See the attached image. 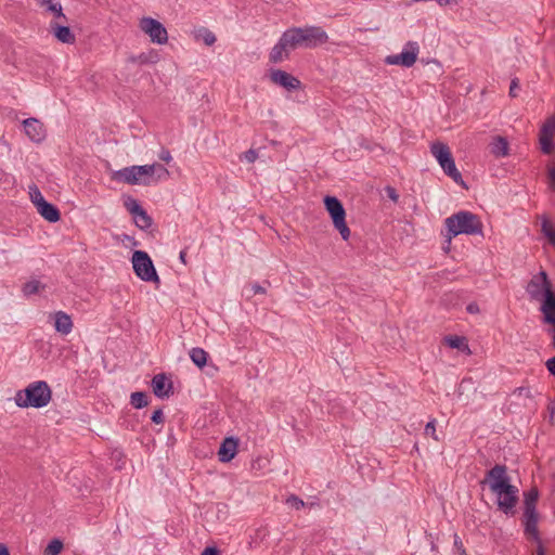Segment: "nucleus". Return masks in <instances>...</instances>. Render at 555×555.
Returning <instances> with one entry per match:
<instances>
[{
    "label": "nucleus",
    "instance_id": "27",
    "mask_svg": "<svg viewBox=\"0 0 555 555\" xmlns=\"http://www.w3.org/2000/svg\"><path fill=\"white\" fill-rule=\"evenodd\" d=\"M190 358L192 362L199 369H203L208 359V353L199 347H194L190 350Z\"/></svg>",
    "mask_w": 555,
    "mask_h": 555
},
{
    "label": "nucleus",
    "instance_id": "15",
    "mask_svg": "<svg viewBox=\"0 0 555 555\" xmlns=\"http://www.w3.org/2000/svg\"><path fill=\"white\" fill-rule=\"evenodd\" d=\"M555 133V118L547 119L540 129L539 141L541 151L544 154H551L554 150L553 137Z\"/></svg>",
    "mask_w": 555,
    "mask_h": 555
},
{
    "label": "nucleus",
    "instance_id": "30",
    "mask_svg": "<svg viewBox=\"0 0 555 555\" xmlns=\"http://www.w3.org/2000/svg\"><path fill=\"white\" fill-rule=\"evenodd\" d=\"M134 218L135 225L141 230H147L153 224V219L147 215L145 209L141 210Z\"/></svg>",
    "mask_w": 555,
    "mask_h": 555
},
{
    "label": "nucleus",
    "instance_id": "44",
    "mask_svg": "<svg viewBox=\"0 0 555 555\" xmlns=\"http://www.w3.org/2000/svg\"><path fill=\"white\" fill-rule=\"evenodd\" d=\"M386 193H387V196L392 199L393 202H397L398 198H399V195L396 191V189L391 188V186H387L386 189Z\"/></svg>",
    "mask_w": 555,
    "mask_h": 555
},
{
    "label": "nucleus",
    "instance_id": "23",
    "mask_svg": "<svg viewBox=\"0 0 555 555\" xmlns=\"http://www.w3.org/2000/svg\"><path fill=\"white\" fill-rule=\"evenodd\" d=\"M40 7H46L47 11L51 12L55 18L64 23L68 22L67 16L63 13L62 4L57 0H36Z\"/></svg>",
    "mask_w": 555,
    "mask_h": 555
},
{
    "label": "nucleus",
    "instance_id": "33",
    "mask_svg": "<svg viewBox=\"0 0 555 555\" xmlns=\"http://www.w3.org/2000/svg\"><path fill=\"white\" fill-rule=\"evenodd\" d=\"M44 286L37 280L29 281L24 284L23 286V293L26 296L35 295L39 292L40 288H43Z\"/></svg>",
    "mask_w": 555,
    "mask_h": 555
},
{
    "label": "nucleus",
    "instance_id": "19",
    "mask_svg": "<svg viewBox=\"0 0 555 555\" xmlns=\"http://www.w3.org/2000/svg\"><path fill=\"white\" fill-rule=\"evenodd\" d=\"M541 301L540 311L543 314V322L555 326V291L547 294Z\"/></svg>",
    "mask_w": 555,
    "mask_h": 555
},
{
    "label": "nucleus",
    "instance_id": "24",
    "mask_svg": "<svg viewBox=\"0 0 555 555\" xmlns=\"http://www.w3.org/2000/svg\"><path fill=\"white\" fill-rule=\"evenodd\" d=\"M490 152L495 157H503L508 155V142L503 137H495L490 144Z\"/></svg>",
    "mask_w": 555,
    "mask_h": 555
},
{
    "label": "nucleus",
    "instance_id": "39",
    "mask_svg": "<svg viewBox=\"0 0 555 555\" xmlns=\"http://www.w3.org/2000/svg\"><path fill=\"white\" fill-rule=\"evenodd\" d=\"M151 421L155 424H163L165 421L163 410L162 409L155 410L151 416Z\"/></svg>",
    "mask_w": 555,
    "mask_h": 555
},
{
    "label": "nucleus",
    "instance_id": "31",
    "mask_svg": "<svg viewBox=\"0 0 555 555\" xmlns=\"http://www.w3.org/2000/svg\"><path fill=\"white\" fill-rule=\"evenodd\" d=\"M124 205L125 207L127 208V210L133 216L135 217L138 214H141V210L144 209L140 203L131 197V196H128L125 202H124Z\"/></svg>",
    "mask_w": 555,
    "mask_h": 555
},
{
    "label": "nucleus",
    "instance_id": "53",
    "mask_svg": "<svg viewBox=\"0 0 555 555\" xmlns=\"http://www.w3.org/2000/svg\"><path fill=\"white\" fill-rule=\"evenodd\" d=\"M0 555H10L8 546L3 543H0Z\"/></svg>",
    "mask_w": 555,
    "mask_h": 555
},
{
    "label": "nucleus",
    "instance_id": "37",
    "mask_svg": "<svg viewBox=\"0 0 555 555\" xmlns=\"http://www.w3.org/2000/svg\"><path fill=\"white\" fill-rule=\"evenodd\" d=\"M425 435L431 436L435 440H438L436 436V420H430L425 426Z\"/></svg>",
    "mask_w": 555,
    "mask_h": 555
},
{
    "label": "nucleus",
    "instance_id": "42",
    "mask_svg": "<svg viewBox=\"0 0 555 555\" xmlns=\"http://www.w3.org/2000/svg\"><path fill=\"white\" fill-rule=\"evenodd\" d=\"M244 157L248 163H254L258 157V153L255 150H248L244 153Z\"/></svg>",
    "mask_w": 555,
    "mask_h": 555
},
{
    "label": "nucleus",
    "instance_id": "54",
    "mask_svg": "<svg viewBox=\"0 0 555 555\" xmlns=\"http://www.w3.org/2000/svg\"><path fill=\"white\" fill-rule=\"evenodd\" d=\"M179 259L183 264H186V250L185 249L180 251Z\"/></svg>",
    "mask_w": 555,
    "mask_h": 555
},
{
    "label": "nucleus",
    "instance_id": "25",
    "mask_svg": "<svg viewBox=\"0 0 555 555\" xmlns=\"http://www.w3.org/2000/svg\"><path fill=\"white\" fill-rule=\"evenodd\" d=\"M159 60V56L157 52L150 51V52H143L139 55H130L127 59L128 63H139V64H155Z\"/></svg>",
    "mask_w": 555,
    "mask_h": 555
},
{
    "label": "nucleus",
    "instance_id": "7",
    "mask_svg": "<svg viewBox=\"0 0 555 555\" xmlns=\"http://www.w3.org/2000/svg\"><path fill=\"white\" fill-rule=\"evenodd\" d=\"M131 262L133 271L140 280L144 282H153L157 286L160 284L155 266L146 251L134 250Z\"/></svg>",
    "mask_w": 555,
    "mask_h": 555
},
{
    "label": "nucleus",
    "instance_id": "57",
    "mask_svg": "<svg viewBox=\"0 0 555 555\" xmlns=\"http://www.w3.org/2000/svg\"><path fill=\"white\" fill-rule=\"evenodd\" d=\"M449 246H450V244L444 245V249H446V250H448V249H449Z\"/></svg>",
    "mask_w": 555,
    "mask_h": 555
},
{
    "label": "nucleus",
    "instance_id": "14",
    "mask_svg": "<svg viewBox=\"0 0 555 555\" xmlns=\"http://www.w3.org/2000/svg\"><path fill=\"white\" fill-rule=\"evenodd\" d=\"M269 77L274 85L283 87L287 91L297 90L301 86V82L297 77L282 69L272 68Z\"/></svg>",
    "mask_w": 555,
    "mask_h": 555
},
{
    "label": "nucleus",
    "instance_id": "41",
    "mask_svg": "<svg viewBox=\"0 0 555 555\" xmlns=\"http://www.w3.org/2000/svg\"><path fill=\"white\" fill-rule=\"evenodd\" d=\"M454 547L459 551L460 555H463V551H466L457 533H454Z\"/></svg>",
    "mask_w": 555,
    "mask_h": 555
},
{
    "label": "nucleus",
    "instance_id": "10",
    "mask_svg": "<svg viewBox=\"0 0 555 555\" xmlns=\"http://www.w3.org/2000/svg\"><path fill=\"white\" fill-rule=\"evenodd\" d=\"M480 483H488L494 494L514 486L511 483V477L507 475V467L501 464H496L489 469Z\"/></svg>",
    "mask_w": 555,
    "mask_h": 555
},
{
    "label": "nucleus",
    "instance_id": "21",
    "mask_svg": "<svg viewBox=\"0 0 555 555\" xmlns=\"http://www.w3.org/2000/svg\"><path fill=\"white\" fill-rule=\"evenodd\" d=\"M54 328L57 333L62 335H68L73 328L72 318L63 312L57 311L54 313Z\"/></svg>",
    "mask_w": 555,
    "mask_h": 555
},
{
    "label": "nucleus",
    "instance_id": "46",
    "mask_svg": "<svg viewBox=\"0 0 555 555\" xmlns=\"http://www.w3.org/2000/svg\"><path fill=\"white\" fill-rule=\"evenodd\" d=\"M201 555H219V550L216 546H207Z\"/></svg>",
    "mask_w": 555,
    "mask_h": 555
},
{
    "label": "nucleus",
    "instance_id": "43",
    "mask_svg": "<svg viewBox=\"0 0 555 555\" xmlns=\"http://www.w3.org/2000/svg\"><path fill=\"white\" fill-rule=\"evenodd\" d=\"M547 176L551 181V188L553 189V191H555V167L554 166H548Z\"/></svg>",
    "mask_w": 555,
    "mask_h": 555
},
{
    "label": "nucleus",
    "instance_id": "12",
    "mask_svg": "<svg viewBox=\"0 0 555 555\" xmlns=\"http://www.w3.org/2000/svg\"><path fill=\"white\" fill-rule=\"evenodd\" d=\"M140 28L157 44H164L168 40V33L165 26L153 17H143L140 21Z\"/></svg>",
    "mask_w": 555,
    "mask_h": 555
},
{
    "label": "nucleus",
    "instance_id": "36",
    "mask_svg": "<svg viewBox=\"0 0 555 555\" xmlns=\"http://www.w3.org/2000/svg\"><path fill=\"white\" fill-rule=\"evenodd\" d=\"M151 166L154 167V175H157V178H154L153 183L156 182L158 179H162L163 177H167L169 175L168 169L162 164H152Z\"/></svg>",
    "mask_w": 555,
    "mask_h": 555
},
{
    "label": "nucleus",
    "instance_id": "13",
    "mask_svg": "<svg viewBox=\"0 0 555 555\" xmlns=\"http://www.w3.org/2000/svg\"><path fill=\"white\" fill-rule=\"evenodd\" d=\"M518 488L513 486L496 493V505L499 511L506 516H514L516 514V505L518 503Z\"/></svg>",
    "mask_w": 555,
    "mask_h": 555
},
{
    "label": "nucleus",
    "instance_id": "6",
    "mask_svg": "<svg viewBox=\"0 0 555 555\" xmlns=\"http://www.w3.org/2000/svg\"><path fill=\"white\" fill-rule=\"evenodd\" d=\"M430 152L437 159L443 172L450 177L455 183L467 189L461 172L457 170L450 147L440 141H436L430 146Z\"/></svg>",
    "mask_w": 555,
    "mask_h": 555
},
{
    "label": "nucleus",
    "instance_id": "49",
    "mask_svg": "<svg viewBox=\"0 0 555 555\" xmlns=\"http://www.w3.org/2000/svg\"><path fill=\"white\" fill-rule=\"evenodd\" d=\"M533 541L538 543L537 555H546V552L541 542V538L539 537V540H533Z\"/></svg>",
    "mask_w": 555,
    "mask_h": 555
},
{
    "label": "nucleus",
    "instance_id": "16",
    "mask_svg": "<svg viewBox=\"0 0 555 555\" xmlns=\"http://www.w3.org/2000/svg\"><path fill=\"white\" fill-rule=\"evenodd\" d=\"M151 386L158 398H169L173 393V384L165 373L156 374L152 378Z\"/></svg>",
    "mask_w": 555,
    "mask_h": 555
},
{
    "label": "nucleus",
    "instance_id": "11",
    "mask_svg": "<svg viewBox=\"0 0 555 555\" xmlns=\"http://www.w3.org/2000/svg\"><path fill=\"white\" fill-rule=\"evenodd\" d=\"M418 52V43L416 41H408L401 53L386 56L385 63L388 65H400L409 68L415 64Z\"/></svg>",
    "mask_w": 555,
    "mask_h": 555
},
{
    "label": "nucleus",
    "instance_id": "38",
    "mask_svg": "<svg viewBox=\"0 0 555 555\" xmlns=\"http://www.w3.org/2000/svg\"><path fill=\"white\" fill-rule=\"evenodd\" d=\"M287 503H289L292 506H294L296 509H300L301 507L305 506V502L299 499L297 495L295 494H292L288 499H287Z\"/></svg>",
    "mask_w": 555,
    "mask_h": 555
},
{
    "label": "nucleus",
    "instance_id": "18",
    "mask_svg": "<svg viewBox=\"0 0 555 555\" xmlns=\"http://www.w3.org/2000/svg\"><path fill=\"white\" fill-rule=\"evenodd\" d=\"M238 440L234 437H227L220 444L218 451L219 461L228 463L234 459L237 453Z\"/></svg>",
    "mask_w": 555,
    "mask_h": 555
},
{
    "label": "nucleus",
    "instance_id": "5",
    "mask_svg": "<svg viewBox=\"0 0 555 555\" xmlns=\"http://www.w3.org/2000/svg\"><path fill=\"white\" fill-rule=\"evenodd\" d=\"M112 179L130 185H151L154 181V167L149 165L125 167L114 171Z\"/></svg>",
    "mask_w": 555,
    "mask_h": 555
},
{
    "label": "nucleus",
    "instance_id": "3",
    "mask_svg": "<svg viewBox=\"0 0 555 555\" xmlns=\"http://www.w3.org/2000/svg\"><path fill=\"white\" fill-rule=\"evenodd\" d=\"M52 398V390L47 382L37 380L30 383L26 388L18 390L15 395V403L20 408L40 409L49 404Z\"/></svg>",
    "mask_w": 555,
    "mask_h": 555
},
{
    "label": "nucleus",
    "instance_id": "58",
    "mask_svg": "<svg viewBox=\"0 0 555 555\" xmlns=\"http://www.w3.org/2000/svg\"><path fill=\"white\" fill-rule=\"evenodd\" d=\"M463 555H467L466 551H463Z\"/></svg>",
    "mask_w": 555,
    "mask_h": 555
},
{
    "label": "nucleus",
    "instance_id": "51",
    "mask_svg": "<svg viewBox=\"0 0 555 555\" xmlns=\"http://www.w3.org/2000/svg\"><path fill=\"white\" fill-rule=\"evenodd\" d=\"M466 310L469 313H477V312H479V307L477 304L472 302V304L467 305Z\"/></svg>",
    "mask_w": 555,
    "mask_h": 555
},
{
    "label": "nucleus",
    "instance_id": "35",
    "mask_svg": "<svg viewBox=\"0 0 555 555\" xmlns=\"http://www.w3.org/2000/svg\"><path fill=\"white\" fill-rule=\"evenodd\" d=\"M198 37L203 39L206 46H212L217 40L215 34L205 27L198 30Z\"/></svg>",
    "mask_w": 555,
    "mask_h": 555
},
{
    "label": "nucleus",
    "instance_id": "56",
    "mask_svg": "<svg viewBox=\"0 0 555 555\" xmlns=\"http://www.w3.org/2000/svg\"><path fill=\"white\" fill-rule=\"evenodd\" d=\"M547 410L550 412L551 417H553V415L555 413V406L553 404H548Z\"/></svg>",
    "mask_w": 555,
    "mask_h": 555
},
{
    "label": "nucleus",
    "instance_id": "48",
    "mask_svg": "<svg viewBox=\"0 0 555 555\" xmlns=\"http://www.w3.org/2000/svg\"><path fill=\"white\" fill-rule=\"evenodd\" d=\"M251 289H253L254 294H264L266 293V288L258 283L253 284Z\"/></svg>",
    "mask_w": 555,
    "mask_h": 555
},
{
    "label": "nucleus",
    "instance_id": "32",
    "mask_svg": "<svg viewBox=\"0 0 555 555\" xmlns=\"http://www.w3.org/2000/svg\"><path fill=\"white\" fill-rule=\"evenodd\" d=\"M63 550V542L59 539H53L49 542L43 551V555H59Z\"/></svg>",
    "mask_w": 555,
    "mask_h": 555
},
{
    "label": "nucleus",
    "instance_id": "2",
    "mask_svg": "<svg viewBox=\"0 0 555 555\" xmlns=\"http://www.w3.org/2000/svg\"><path fill=\"white\" fill-rule=\"evenodd\" d=\"M447 228V244H451L452 237L460 234L482 235V222L480 218L468 211L460 210L444 220Z\"/></svg>",
    "mask_w": 555,
    "mask_h": 555
},
{
    "label": "nucleus",
    "instance_id": "28",
    "mask_svg": "<svg viewBox=\"0 0 555 555\" xmlns=\"http://www.w3.org/2000/svg\"><path fill=\"white\" fill-rule=\"evenodd\" d=\"M541 232L548 240L552 246H555V228L546 216H541Z\"/></svg>",
    "mask_w": 555,
    "mask_h": 555
},
{
    "label": "nucleus",
    "instance_id": "22",
    "mask_svg": "<svg viewBox=\"0 0 555 555\" xmlns=\"http://www.w3.org/2000/svg\"><path fill=\"white\" fill-rule=\"evenodd\" d=\"M38 212L42 218L49 222H57L61 219V212L59 208L49 202H42L37 208Z\"/></svg>",
    "mask_w": 555,
    "mask_h": 555
},
{
    "label": "nucleus",
    "instance_id": "47",
    "mask_svg": "<svg viewBox=\"0 0 555 555\" xmlns=\"http://www.w3.org/2000/svg\"><path fill=\"white\" fill-rule=\"evenodd\" d=\"M546 367L550 374L555 376V356L546 361Z\"/></svg>",
    "mask_w": 555,
    "mask_h": 555
},
{
    "label": "nucleus",
    "instance_id": "50",
    "mask_svg": "<svg viewBox=\"0 0 555 555\" xmlns=\"http://www.w3.org/2000/svg\"><path fill=\"white\" fill-rule=\"evenodd\" d=\"M517 391H518L519 396H526L527 398H531L532 397L530 389L527 388V387H519L517 389Z\"/></svg>",
    "mask_w": 555,
    "mask_h": 555
},
{
    "label": "nucleus",
    "instance_id": "8",
    "mask_svg": "<svg viewBox=\"0 0 555 555\" xmlns=\"http://www.w3.org/2000/svg\"><path fill=\"white\" fill-rule=\"evenodd\" d=\"M324 205L332 218L334 228L339 232L341 238L347 241L350 237V229L346 222V210L343 203L336 196L326 195Z\"/></svg>",
    "mask_w": 555,
    "mask_h": 555
},
{
    "label": "nucleus",
    "instance_id": "55",
    "mask_svg": "<svg viewBox=\"0 0 555 555\" xmlns=\"http://www.w3.org/2000/svg\"><path fill=\"white\" fill-rule=\"evenodd\" d=\"M547 333L552 336V338H553V346L555 347V326L548 328Z\"/></svg>",
    "mask_w": 555,
    "mask_h": 555
},
{
    "label": "nucleus",
    "instance_id": "17",
    "mask_svg": "<svg viewBox=\"0 0 555 555\" xmlns=\"http://www.w3.org/2000/svg\"><path fill=\"white\" fill-rule=\"evenodd\" d=\"M26 135L36 143H40L46 138V129L41 121L36 118H27L23 121Z\"/></svg>",
    "mask_w": 555,
    "mask_h": 555
},
{
    "label": "nucleus",
    "instance_id": "40",
    "mask_svg": "<svg viewBox=\"0 0 555 555\" xmlns=\"http://www.w3.org/2000/svg\"><path fill=\"white\" fill-rule=\"evenodd\" d=\"M518 89H519V80H518V78L512 79L511 86H509V95L512 98H516L518 95V93H517Z\"/></svg>",
    "mask_w": 555,
    "mask_h": 555
},
{
    "label": "nucleus",
    "instance_id": "26",
    "mask_svg": "<svg viewBox=\"0 0 555 555\" xmlns=\"http://www.w3.org/2000/svg\"><path fill=\"white\" fill-rule=\"evenodd\" d=\"M447 346L452 349H457L462 351H469V347L466 343V338L457 335H448L443 338Z\"/></svg>",
    "mask_w": 555,
    "mask_h": 555
},
{
    "label": "nucleus",
    "instance_id": "1",
    "mask_svg": "<svg viewBox=\"0 0 555 555\" xmlns=\"http://www.w3.org/2000/svg\"><path fill=\"white\" fill-rule=\"evenodd\" d=\"M328 36L320 26L292 27L286 29L269 53V61L278 64L289 57L298 48L312 49L326 43Z\"/></svg>",
    "mask_w": 555,
    "mask_h": 555
},
{
    "label": "nucleus",
    "instance_id": "9",
    "mask_svg": "<svg viewBox=\"0 0 555 555\" xmlns=\"http://www.w3.org/2000/svg\"><path fill=\"white\" fill-rule=\"evenodd\" d=\"M554 291L552 282L544 270L532 275L526 286V292L529 295V298L535 301L542 300L547 296V294H551Z\"/></svg>",
    "mask_w": 555,
    "mask_h": 555
},
{
    "label": "nucleus",
    "instance_id": "34",
    "mask_svg": "<svg viewBox=\"0 0 555 555\" xmlns=\"http://www.w3.org/2000/svg\"><path fill=\"white\" fill-rule=\"evenodd\" d=\"M29 195L36 208H38L42 202H47L37 185L29 186Z\"/></svg>",
    "mask_w": 555,
    "mask_h": 555
},
{
    "label": "nucleus",
    "instance_id": "45",
    "mask_svg": "<svg viewBox=\"0 0 555 555\" xmlns=\"http://www.w3.org/2000/svg\"><path fill=\"white\" fill-rule=\"evenodd\" d=\"M159 159L169 163L172 159L170 152L168 150L163 149L159 153Z\"/></svg>",
    "mask_w": 555,
    "mask_h": 555
},
{
    "label": "nucleus",
    "instance_id": "52",
    "mask_svg": "<svg viewBox=\"0 0 555 555\" xmlns=\"http://www.w3.org/2000/svg\"><path fill=\"white\" fill-rule=\"evenodd\" d=\"M426 537L430 541V548H431V551H437L438 547H437V544L435 543V539H434L433 534L431 533H427Z\"/></svg>",
    "mask_w": 555,
    "mask_h": 555
},
{
    "label": "nucleus",
    "instance_id": "4",
    "mask_svg": "<svg viewBox=\"0 0 555 555\" xmlns=\"http://www.w3.org/2000/svg\"><path fill=\"white\" fill-rule=\"evenodd\" d=\"M539 494V489L537 487H532L528 491L524 492L522 526L524 533L529 540H539V513L537 511Z\"/></svg>",
    "mask_w": 555,
    "mask_h": 555
},
{
    "label": "nucleus",
    "instance_id": "20",
    "mask_svg": "<svg viewBox=\"0 0 555 555\" xmlns=\"http://www.w3.org/2000/svg\"><path fill=\"white\" fill-rule=\"evenodd\" d=\"M50 31L62 43L74 44L76 41L75 34L67 25H62L57 22H51Z\"/></svg>",
    "mask_w": 555,
    "mask_h": 555
},
{
    "label": "nucleus",
    "instance_id": "29",
    "mask_svg": "<svg viewBox=\"0 0 555 555\" xmlns=\"http://www.w3.org/2000/svg\"><path fill=\"white\" fill-rule=\"evenodd\" d=\"M130 404L135 409H143L149 404V396L144 391H134L130 396Z\"/></svg>",
    "mask_w": 555,
    "mask_h": 555
}]
</instances>
